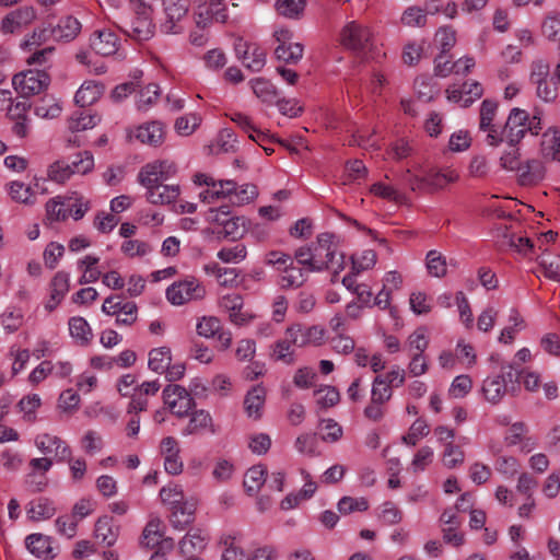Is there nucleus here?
Listing matches in <instances>:
<instances>
[{"mask_svg":"<svg viewBox=\"0 0 560 560\" xmlns=\"http://www.w3.org/2000/svg\"><path fill=\"white\" fill-rule=\"evenodd\" d=\"M48 84L49 75L45 71L39 70H27L12 78L14 90L24 97L39 94Z\"/></svg>","mask_w":560,"mask_h":560,"instance_id":"obj_7","label":"nucleus"},{"mask_svg":"<svg viewBox=\"0 0 560 560\" xmlns=\"http://www.w3.org/2000/svg\"><path fill=\"white\" fill-rule=\"evenodd\" d=\"M208 541V536L200 529L188 532L179 541L178 548L183 556L202 551Z\"/></svg>","mask_w":560,"mask_h":560,"instance_id":"obj_28","label":"nucleus"},{"mask_svg":"<svg viewBox=\"0 0 560 560\" xmlns=\"http://www.w3.org/2000/svg\"><path fill=\"white\" fill-rule=\"evenodd\" d=\"M172 361L171 349L167 347H160L152 349L149 352V369L155 373H164Z\"/></svg>","mask_w":560,"mask_h":560,"instance_id":"obj_37","label":"nucleus"},{"mask_svg":"<svg viewBox=\"0 0 560 560\" xmlns=\"http://www.w3.org/2000/svg\"><path fill=\"white\" fill-rule=\"evenodd\" d=\"M292 346H294L293 341H289L288 330L285 329L284 337L273 345L271 357L276 361H282L287 364L293 363Z\"/></svg>","mask_w":560,"mask_h":560,"instance_id":"obj_43","label":"nucleus"},{"mask_svg":"<svg viewBox=\"0 0 560 560\" xmlns=\"http://www.w3.org/2000/svg\"><path fill=\"white\" fill-rule=\"evenodd\" d=\"M401 23L406 26H424L427 23V14L418 7L407 8L401 15Z\"/></svg>","mask_w":560,"mask_h":560,"instance_id":"obj_64","label":"nucleus"},{"mask_svg":"<svg viewBox=\"0 0 560 560\" xmlns=\"http://www.w3.org/2000/svg\"><path fill=\"white\" fill-rule=\"evenodd\" d=\"M222 233L224 237L233 241L241 238L245 233V220L240 217L230 218L226 222H223Z\"/></svg>","mask_w":560,"mask_h":560,"instance_id":"obj_63","label":"nucleus"},{"mask_svg":"<svg viewBox=\"0 0 560 560\" xmlns=\"http://www.w3.org/2000/svg\"><path fill=\"white\" fill-rule=\"evenodd\" d=\"M205 433H215V428L211 415L203 410H196L190 415V419L186 428L183 430L184 435H196Z\"/></svg>","mask_w":560,"mask_h":560,"instance_id":"obj_20","label":"nucleus"},{"mask_svg":"<svg viewBox=\"0 0 560 560\" xmlns=\"http://www.w3.org/2000/svg\"><path fill=\"white\" fill-rule=\"evenodd\" d=\"M298 262L306 267L307 271L320 272L331 270V281L336 282L338 275L346 267L345 255L337 250L335 235L331 233H320L316 242L310 246H302L295 250Z\"/></svg>","mask_w":560,"mask_h":560,"instance_id":"obj_2","label":"nucleus"},{"mask_svg":"<svg viewBox=\"0 0 560 560\" xmlns=\"http://www.w3.org/2000/svg\"><path fill=\"white\" fill-rule=\"evenodd\" d=\"M464 460L465 453L459 446L454 445L453 442H448L445 444V448L443 452L444 466L452 469L462 465Z\"/></svg>","mask_w":560,"mask_h":560,"instance_id":"obj_57","label":"nucleus"},{"mask_svg":"<svg viewBox=\"0 0 560 560\" xmlns=\"http://www.w3.org/2000/svg\"><path fill=\"white\" fill-rule=\"evenodd\" d=\"M197 510V500L189 498L171 509L170 522L175 529L184 530L194 521Z\"/></svg>","mask_w":560,"mask_h":560,"instance_id":"obj_18","label":"nucleus"},{"mask_svg":"<svg viewBox=\"0 0 560 560\" xmlns=\"http://www.w3.org/2000/svg\"><path fill=\"white\" fill-rule=\"evenodd\" d=\"M518 174L523 183H533L542 179L545 167L540 161L529 160L522 164V170Z\"/></svg>","mask_w":560,"mask_h":560,"instance_id":"obj_46","label":"nucleus"},{"mask_svg":"<svg viewBox=\"0 0 560 560\" xmlns=\"http://www.w3.org/2000/svg\"><path fill=\"white\" fill-rule=\"evenodd\" d=\"M135 137L142 143L158 145L163 141L164 130L160 122L152 121L138 127Z\"/></svg>","mask_w":560,"mask_h":560,"instance_id":"obj_32","label":"nucleus"},{"mask_svg":"<svg viewBox=\"0 0 560 560\" xmlns=\"http://www.w3.org/2000/svg\"><path fill=\"white\" fill-rule=\"evenodd\" d=\"M160 498L162 502L168 504L171 509L188 499L178 485H167L163 487L160 490Z\"/></svg>","mask_w":560,"mask_h":560,"instance_id":"obj_56","label":"nucleus"},{"mask_svg":"<svg viewBox=\"0 0 560 560\" xmlns=\"http://www.w3.org/2000/svg\"><path fill=\"white\" fill-rule=\"evenodd\" d=\"M266 399V389L258 385L253 387L245 396L244 407L247 416L255 420L261 417Z\"/></svg>","mask_w":560,"mask_h":560,"instance_id":"obj_29","label":"nucleus"},{"mask_svg":"<svg viewBox=\"0 0 560 560\" xmlns=\"http://www.w3.org/2000/svg\"><path fill=\"white\" fill-rule=\"evenodd\" d=\"M541 153L547 160H560V133L557 129L550 128L542 135Z\"/></svg>","mask_w":560,"mask_h":560,"instance_id":"obj_33","label":"nucleus"},{"mask_svg":"<svg viewBox=\"0 0 560 560\" xmlns=\"http://www.w3.org/2000/svg\"><path fill=\"white\" fill-rule=\"evenodd\" d=\"M65 199L67 205L66 209H68L69 217L73 218L75 221L81 220L90 210V200L77 192L65 197Z\"/></svg>","mask_w":560,"mask_h":560,"instance_id":"obj_41","label":"nucleus"},{"mask_svg":"<svg viewBox=\"0 0 560 560\" xmlns=\"http://www.w3.org/2000/svg\"><path fill=\"white\" fill-rule=\"evenodd\" d=\"M207 270L212 271L219 284L222 287H233L237 283L238 272L234 268H223L218 265H213L211 268L207 267Z\"/></svg>","mask_w":560,"mask_h":560,"instance_id":"obj_60","label":"nucleus"},{"mask_svg":"<svg viewBox=\"0 0 560 560\" xmlns=\"http://www.w3.org/2000/svg\"><path fill=\"white\" fill-rule=\"evenodd\" d=\"M482 394L487 401L492 405L499 404L506 394V380L503 375L487 377L482 383Z\"/></svg>","mask_w":560,"mask_h":560,"instance_id":"obj_21","label":"nucleus"},{"mask_svg":"<svg viewBox=\"0 0 560 560\" xmlns=\"http://www.w3.org/2000/svg\"><path fill=\"white\" fill-rule=\"evenodd\" d=\"M289 341L296 347L317 346L324 340L325 330L320 326H304L294 324L287 328Z\"/></svg>","mask_w":560,"mask_h":560,"instance_id":"obj_16","label":"nucleus"},{"mask_svg":"<svg viewBox=\"0 0 560 560\" xmlns=\"http://www.w3.org/2000/svg\"><path fill=\"white\" fill-rule=\"evenodd\" d=\"M427 268L431 276L442 278L447 272L445 257L438 250H430L427 254Z\"/></svg>","mask_w":560,"mask_h":560,"instance_id":"obj_48","label":"nucleus"},{"mask_svg":"<svg viewBox=\"0 0 560 560\" xmlns=\"http://www.w3.org/2000/svg\"><path fill=\"white\" fill-rule=\"evenodd\" d=\"M305 0H277V12L288 19H295L303 12Z\"/></svg>","mask_w":560,"mask_h":560,"instance_id":"obj_51","label":"nucleus"},{"mask_svg":"<svg viewBox=\"0 0 560 560\" xmlns=\"http://www.w3.org/2000/svg\"><path fill=\"white\" fill-rule=\"evenodd\" d=\"M231 120L237 124L245 132H248L249 138L256 143H261L267 139V133L258 129L252 119L243 113H233L230 116Z\"/></svg>","mask_w":560,"mask_h":560,"instance_id":"obj_38","label":"nucleus"},{"mask_svg":"<svg viewBox=\"0 0 560 560\" xmlns=\"http://www.w3.org/2000/svg\"><path fill=\"white\" fill-rule=\"evenodd\" d=\"M91 47L97 55L112 56L119 48V38L110 30L96 31L91 37Z\"/></svg>","mask_w":560,"mask_h":560,"instance_id":"obj_19","label":"nucleus"},{"mask_svg":"<svg viewBox=\"0 0 560 560\" xmlns=\"http://www.w3.org/2000/svg\"><path fill=\"white\" fill-rule=\"evenodd\" d=\"M163 400L170 411L175 416L183 418L188 415L195 406V400L187 389L177 384H170L163 389Z\"/></svg>","mask_w":560,"mask_h":560,"instance_id":"obj_10","label":"nucleus"},{"mask_svg":"<svg viewBox=\"0 0 560 560\" xmlns=\"http://www.w3.org/2000/svg\"><path fill=\"white\" fill-rule=\"evenodd\" d=\"M528 114L521 108H513L505 121L502 130H499V136L502 142H506L509 147L517 145L526 135V121Z\"/></svg>","mask_w":560,"mask_h":560,"instance_id":"obj_11","label":"nucleus"},{"mask_svg":"<svg viewBox=\"0 0 560 560\" xmlns=\"http://www.w3.org/2000/svg\"><path fill=\"white\" fill-rule=\"evenodd\" d=\"M527 431L528 429L524 422H515L508 430L504 441L509 446L523 443L522 451L529 452L535 446V441L525 436Z\"/></svg>","mask_w":560,"mask_h":560,"instance_id":"obj_30","label":"nucleus"},{"mask_svg":"<svg viewBox=\"0 0 560 560\" xmlns=\"http://www.w3.org/2000/svg\"><path fill=\"white\" fill-rule=\"evenodd\" d=\"M428 177V192H434L443 189L447 184L458 180V173L451 168L444 167L440 170L432 168L427 172Z\"/></svg>","mask_w":560,"mask_h":560,"instance_id":"obj_23","label":"nucleus"},{"mask_svg":"<svg viewBox=\"0 0 560 560\" xmlns=\"http://www.w3.org/2000/svg\"><path fill=\"white\" fill-rule=\"evenodd\" d=\"M120 250L129 258L143 257L148 255L152 248L149 243L140 240H128L121 244Z\"/></svg>","mask_w":560,"mask_h":560,"instance_id":"obj_54","label":"nucleus"},{"mask_svg":"<svg viewBox=\"0 0 560 560\" xmlns=\"http://www.w3.org/2000/svg\"><path fill=\"white\" fill-rule=\"evenodd\" d=\"M177 173V166L168 160H156L143 165L138 182L147 190L145 198L152 205H170L180 195L179 185L164 184Z\"/></svg>","mask_w":560,"mask_h":560,"instance_id":"obj_1","label":"nucleus"},{"mask_svg":"<svg viewBox=\"0 0 560 560\" xmlns=\"http://www.w3.org/2000/svg\"><path fill=\"white\" fill-rule=\"evenodd\" d=\"M206 288L196 278H187L173 283L166 290V298L173 305H183L190 301L202 300Z\"/></svg>","mask_w":560,"mask_h":560,"instance_id":"obj_5","label":"nucleus"},{"mask_svg":"<svg viewBox=\"0 0 560 560\" xmlns=\"http://www.w3.org/2000/svg\"><path fill=\"white\" fill-rule=\"evenodd\" d=\"M192 18L196 26L201 31L213 23H225L229 15L224 0H199L194 8Z\"/></svg>","mask_w":560,"mask_h":560,"instance_id":"obj_4","label":"nucleus"},{"mask_svg":"<svg viewBox=\"0 0 560 560\" xmlns=\"http://www.w3.org/2000/svg\"><path fill=\"white\" fill-rule=\"evenodd\" d=\"M27 550L35 557L49 560L55 557L49 537L43 534H31L25 539Z\"/></svg>","mask_w":560,"mask_h":560,"instance_id":"obj_24","label":"nucleus"},{"mask_svg":"<svg viewBox=\"0 0 560 560\" xmlns=\"http://www.w3.org/2000/svg\"><path fill=\"white\" fill-rule=\"evenodd\" d=\"M279 284L282 289L299 288L306 281V275L302 268L294 266L293 260L283 269Z\"/></svg>","mask_w":560,"mask_h":560,"instance_id":"obj_35","label":"nucleus"},{"mask_svg":"<svg viewBox=\"0 0 560 560\" xmlns=\"http://www.w3.org/2000/svg\"><path fill=\"white\" fill-rule=\"evenodd\" d=\"M72 175L73 171L66 161H56L47 170V177L58 184L66 183Z\"/></svg>","mask_w":560,"mask_h":560,"instance_id":"obj_53","label":"nucleus"},{"mask_svg":"<svg viewBox=\"0 0 560 560\" xmlns=\"http://www.w3.org/2000/svg\"><path fill=\"white\" fill-rule=\"evenodd\" d=\"M81 27L82 25L78 19L68 15L59 20L51 33L56 40L71 42L79 35Z\"/></svg>","mask_w":560,"mask_h":560,"instance_id":"obj_26","label":"nucleus"},{"mask_svg":"<svg viewBox=\"0 0 560 560\" xmlns=\"http://www.w3.org/2000/svg\"><path fill=\"white\" fill-rule=\"evenodd\" d=\"M105 86L98 81H85L74 95V101L80 107L94 104L104 93Z\"/></svg>","mask_w":560,"mask_h":560,"instance_id":"obj_22","label":"nucleus"},{"mask_svg":"<svg viewBox=\"0 0 560 560\" xmlns=\"http://www.w3.org/2000/svg\"><path fill=\"white\" fill-rule=\"evenodd\" d=\"M392 396L393 389L383 382V376H376L372 384L370 401L386 406V402L390 400Z\"/></svg>","mask_w":560,"mask_h":560,"instance_id":"obj_47","label":"nucleus"},{"mask_svg":"<svg viewBox=\"0 0 560 560\" xmlns=\"http://www.w3.org/2000/svg\"><path fill=\"white\" fill-rule=\"evenodd\" d=\"M37 19L32 5H23L5 14L0 23V32L4 35L21 33Z\"/></svg>","mask_w":560,"mask_h":560,"instance_id":"obj_12","label":"nucleus"},{"mask_svg":"<svg viewBox=\"0 0 560 560\" xmlns=\"http://www.w3.org/2000/svg\"><path fill=\"white\" fill-rule=\"evenodd\" d=\"M66 206L65 197H55L49 199L45 205L46 219L50 222L67 220L69 218V213Z\"/></svg>","mask_w":560,"mask_h":560,"instance_id":"obj_42","label":"nucleus"},{"mask_svg":"<svg viewBox=\"0 0 560 560\" xmlns=\"http://www.w3.org/2000/svg\"><path fill=\"white\" fill-rule=\"evenodd\" d=\"M5 189L11 200L16 203L33 206L36 202V192L30 185L12 180L5 185Z\"/></svg>","mask_w":560,"mask_h":560,"instance_id":"obj_27","label":"nucleus"},{"mask_svg":"<svg viewBox=\"0 0 560 560\" xmlns=\"http://www.w3.org/2000/svg\"><path fill=\"white\" fill-rule=\"evenodd\" d=\"M94 533L97 539L112 546L117 540L118 528L114 526L112 517L103 516L97 520Z\"/></svg>","mask_w":560,"mask_h":560,"instance_id":"obj_36","label":"nucleus"},{"mask_svg":"<svg viewBox=\"0 0 560 560\" xmlns=\"http://www.w3.org/2000/svg\"><path fill=\"white\" fill-rule=\"evenodd\" d=\"M498 103L493 100H485L480 106L479 129L487 132L486 141L491 147H499L502 138L499 136V129L493 124L497 116Z\"/></svg>","mask_w":560,"mask_h":560,"instance_id":"obj_14","label":"nucleus"},{"mask_svg":"<svg viewBox=\"0 0 560 560\" xmlns=\"http://www.w3.org/2000/svg\"><path fill=\"white\" fill-rule=\"evenodd\" d=\"M235 52L243 65L253 72H259L266 65V51L257 44L238 39Z\"/></svg>","mask_w":560,"mask_h":560,"instance_id":"obj_15","label":"nucleus"},{"mask_svg":"<svg viewBox=\"0 0 560 560\" xmlns=\"http://www.w3.org/2000/svg\"><path fill=\"white\" fill-rule=\"evenodd\" d=\"M160 89L156 84L151 83L140 91L139 98L137 101V107L139 110H148L159 98Z\"/></svg>","mask_w":560,"mask_h":560,"instance_id":"obj_61","label":"nucleus"},{"mask_svg":"<svg viewBox=\"0 0 560 560\" xmlns=\"http://www.w3.org/2000/svg\"><path fill=\"white\" fill-rule=\"evenodd\" d=\"M254 94L264 103L272 104L277 100L275 85L264 78H256L250 81Z\"/></svg>","mask_w":560,"mask_h":560,"instance_id":"obj_40","label":"nucleus"},{"mask_svg":"<svg viewBox=\"0 0 560 560\" xmlns=\"http://www.w3.org/2000/svg\"><path fill=\"white\" fill-rule=\"evenodd\" d=\"M266 468L262 465L250 467L244 477V487L249 494L257 493L266 482Z\"/></svg>","mask_w":560,"mask_h":560,"instance_id":"obj_39","label":"nucleus"},{"mask_svg":"<svg viewBox=\"0 0 560 560\" xmlns=\"http://www.w3.org/2000/svg\"><path fill=\"white\" fill-rule=\"evenodd\" d=\"M273 36L278 43L275 49L276 58L289 65H296L303 57L304 46L292 42L293 34L288 28L277 30Z\"/></svg>","mask_w":560,"mask_h":560,"instance_id":"obj_8","label":"nucleus"},{"mask_svg":"<svg viewBox=\"0 0 560 560\" xmlns=\"http://www.w3.org/2000/svg\"><path fill=\"white\" fill-rule=\"evenodd\" d=\"M337 508L341 514L347 515L355 511H366L369 509V502L365 498H353L346 495L338 501Z\"/></svg>","mask_w":560,"mask_h":560,"instance_id":"obj_55","label":"nucleus"},{"mask_svg":"<svg viewBox=\"0 0 560 560\" xmlns=\"http://www.w3.org/2000/svg\"><path fill=\"white\" fill-rule=\"evenodd\" d=\"M399 179L402 184L407 185L411 191L418 194L428 192V177L427 173L424 175H418L411 172V170L404 171Z\"/></svg>","mask_w":560,"mask_h":560,"instance_id":"obj_45","label":"nucleus"},{"mask_svg":"<svg viewBox=\"0 0 560 560\" xmlns=\"http://www.w3.org/2000/svg\"><path fill=\"white\" fill-rule=\"evenodd\" d=\"M160 453L164 458V468L167 474L179 475L183 471L184 464L179 456L180 448L175 438L166 436L162 439Z\"/></svg>","mask_w":560,"mask_h":560,"instance_id":"obj_17","label":"nucleus"},{"mask_svg":"<svg viewBox=\"0 0 560 560\" xmlns=\"http://www.w3.org/2000/svg\"><path fill=\"white\" fill-rule=\"evenodd\" d=\"M56 509L47 499H39L32 502L27 510L28 516L34 521L48 520L55 515Z\"/></svg>","mask_w":560,"mask_h":560,"instance_id":"obj_44","label":"nucleus"},{"mask_svg":"<svg viewBox=\"0 0 560 560\" xmlns=\"http://www.w3.org/2000/svg\"><path fill=\"white\" fill-rule=\"evenodd\" d=\"M340 42L350 50H365L372 46L373 33L368 25L351 21L343 26Z\"/></svg>","mask_w":560,"mask_h":560,"instance_id":"obj_6","label":"nucleus"},{"mask_svg":"<svg viewBox=\"0 0 560 560\" xmlns=\"http://www.w3.org/2000/svg\"><path fill=\"white\" fill-rule=\"evenodd\" d=\"M200 122V116L195 113H190L176 119L175 129L179 135L189 136L196 130Z\"/></svg>","mask_w":560,"mask_h":560,"instance_id":"obj_62","label":"nucleus"},{"mask_svg":"<svg viewBox=\"0 0 560 560\" xmlns=\"http://www.w3.org/2000/svg\"><path fill=\"white\" fill-rule=\"evenodd\" d=\"M221 328V320L215 316H202L196 325L197 334L207 339L215 337Z\"/></svg>","mask_w":560,"mask_h":560,"instance_id":"obj_50","label":"nucleus"},{"mask_svg":"<svg viewBox=\"0 0 560 560\" xmlns=\"http://www.w3.org/2000/svg\"><path fill=\"white\" fill-rule=\"evenodd\" d=\"M258 196L257 187L253 184H245L237 187L235 183V190L231 195V202L237 206L249 203Z\"/></svg>","mask_w":560,"mask_h":560,"instance_id":"obj_52","label":"nucleus"},{"mask_svg":"<svg viewBox=\"0 0 560 560\" xmlns=\"http://www.w3.org/2000/svg\"><path fill=\"white\" fill-rule=\"evenodd\" d=\"M129 5L135 19L130 23L126 22L120 28L136 40L150 39L154 34L151 7L144 3L143 0H129Z\"/></svg>","mask_w":560,"mask_h":560,"instance_id":"obj_3","label":"nucleus"},{"mask_svg":"<svg viewBox=\"0 0 560 560\" xmlns=\"http://www.w3.org/2000/svg\"><path fill=\"white\" fill-rule=\"evenodd\" d=\"M247 256V248L244 244H236L232 247L221 248L217 257L224 264H238Z\"/></svg>","mask_w":560,"mask_h":560,"instance_id":"obj_49","label":"nucleus"},{"mask_svg":"<svg viewBox=\"0 0 560 560\" xmlns=\"http://www.w3.org/2000/svg\"><path fill=\"white\" fill-rule=\"evenodd\" d=\"M69 331L78 343L85 346L93 338L92 329L89 323L81 316H74L69 319Z\"/></svg>","mask_w":560,"mask_h":560,"instance_id":"obj_34","label":"nucleus"},{"mask_svg":"<svg viewBox=\"0 0 560 560\" xmlns=\"http://www.w3.org/2000/svg\"><path fill=\"white\" fill-rule=\"evenodd\" d=\"M35 445L44 455L52 456L59 463L70 460L72 455V451L66 441L49 433L38 434L35 439Z\"/></svg>","mask_w":560,"mask_h":560,"instance_id":"obj_13","label":"nucleus"},{"mask_svg":"<svg viewBox=\"0 0 560 560\" xmlns=\"http://www.w3.org/2000/svg\"><path fill=\"white\" fill-rule=\"evenodd\" d=\"M189 0H164L165 19L160 28L164 34H179L183 32L180 22L189 11Z\"/></svg>","mask_w":560,"mask_h":560,"instance_id":"obj_9","label":"nucleus"},{"mask_svg":"<svg viewBox=\"0 0 560 560\" xmlns=\"http://www.w3.org/2000/svg\"><path fill=\"white\" fill-rule=\"evenodd\" d=\"M242 534L232 532L224 534L220 544L224 547L222 560H247L244 550L241 548Z\"/></svg>","mask_w":560,"mask_h":560,"instance_id":"obj_25","label":"nucleus"},{"mask_svg":"<svg viewBox=\"0 0 560 560\" xmlns=\"http://www.w3.org/2000/svg\"><path fill=\"white\" fill-rule=\"evenodd\" d=\"M101 121L97 114H91L85 110L74 112L68 119V129L71 133H77L94 128Z\"/></svg>","mask_w":560,"mask_h":560,"instance_id":"obj_31","label":"nucleus"},{"mask_svg":"<svg viewBox=\"0 0 560 560\" xmlns=\"http://www.w3.org/2000/svg\"><path fill=\"white\" fill-rule=\"evenodd\" d=\"M539 265L544 269L545 276L553 281H560V256L544 255L539 259Z\"/></svg>","mask_w":560,"mask_h":560,"instance_id":"obj_58","label":"nucleus"},{"mask_svg":"<svg viewBox=\"0 0 560 560\" xmlns=\"http://www.w3.org/2000/svg\"><path fill=\"white\" fill-rule=\"evenodd\" d=\"M316 402L322 408H329L338 404L340 399L339 392L332 386H323L314 392Z\"/></svg>","mask_w":560,"mask_h":560,"instance_id":"obj_59","label":"nucleus"}]
</instances>
